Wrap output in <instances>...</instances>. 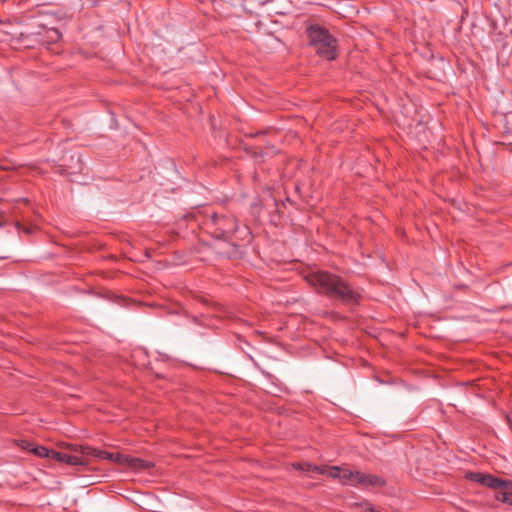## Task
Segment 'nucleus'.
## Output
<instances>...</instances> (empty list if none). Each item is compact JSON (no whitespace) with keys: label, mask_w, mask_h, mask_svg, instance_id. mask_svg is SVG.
<instances>
[{"label":"nucleus","mask_w":512,"mask_h":512,"mask_svg":"<svg viewBox=\"0 0 512 512\" xmlns=\"http://www.w3.org/2000/svg\"><path fill=\"white\" fill-rule=\"evenodd\" d=\"M79 451L82 455H87L88 458H98V459H105L110 462L117 463L121 466H123L124 461L127 460V455L122 453H113L108 452L96 448H92L90 446H81L79 448Z\"/></svg>","instance_id":"6"},{"label":"nucleus","mask_w":512,"mask_h":512,"mask_svg":"<svg viewBox=\"0 0 512 512\" xmlns=\"http://www.w3.org/2000/svg\"><path fill=\"white\" fill-rule=\"evenodd\" d=\"M304 279L317 293L325 295L330 284H333V280H335V274L318 270L306 274Z\"/></svg>","instance_id":"4"},{"label":"nucleus","mask_w":512,"mask_h":512,"mask_svg":"<svg viewBox=\"0 0 512 512\" xmlns=\"http://www.w3.org/2000/svg\"><path fill=\"white\" fill-rule=\"evenodd\" d=\"M293 467L297 470H302L305 472H316L318 474L325 473V471L322 469V467L316 466L311 463H297V464H294Z\"/></svg>","instance_id":"10"},{"label":"nucleus","mask_w":512,"mask_h":512,"mask_svg":"<svg viewBox=\"0 0 512 512\" xmlns=\"http://www.w3.org/2000/svg\"><path fill=\"white\" fill-rule=\"evenodd\" d=\"M495 499L502 503L512 505V492L499 491L495 494Z\"/></svg>","instance_id":"13"},{"label":"nucleus","mask_w":512,"mask_h":512,"mask_svg":"<svg viewBox=\"0 0 512 512\" xmlns=\"http://www.w3.org/2000/svg\"><path fill=\"white\" fill-rule=\"evenodd\" d=\"M466 479L481 484L485 487L498 489V486L501 484L498 477H495L491 474H484L480 472H467L465 475Z\"/></svg>","instance_id":"7"},{"label":"nucleus","mask_w":512,"mask_h":512,"mask_svg":"<svg viewBox=\"0 0 512 512\" xmlns=\"http://www.w3.org/2000/svg\"><path fill=\"white\" fill-rule=\"evenodd\" d=\"M81 446L82 445H69V448L72 450L74 454H68L65 452H59L54 450L52 454V460L72 466L86 465L88 462V457L87 455H82L80 453L79 448Z\"/></svg>","instance_id":"5"},{"label":"nucleus","mask_w":512,"mask_h":512,"mask_svg":"<svg viewBox=\"0 0 512 512\" xmlns=\"http://www.w3.org/2000/svg\"><path fill=\"white\" fill-rule=\"evenodd\" d=\"M325 296L345 304H357L361 298V295L356 290L336 274L335 280H333V284H330Z\"/></svg>","instance_id":"3"},{"label":"nucleus","mask_w":512,"mask_h":512,"mask_svg":"<svg viewBox=\"0 0 512 512\" xmlns=\"http://www.w3.org/2000/svg\"><path fill=\"white\" fill-rule=\"evenodd\" d=\"M499 481L501 482V484L498 486V489L499 488H510V489H512V481L504 480V479H501V478H499Z\"/></svg>","instance_id":"17"},{"label":"nucleus","mask_w":512,"mask_h":512,"mask_svg":"<svg viewBox=\"0 0 512 512\" xmlns=\"http://www.w3.org/2000/svg\"><path fill=\"white\" fill-rule=\"evenodd\" d=\"M54 450H50L44 446H34L33 449H31V452L34 455H37L41 458H49L52 459V454Z\"/></svg>","instance_id":"12"},{"label":"nucleus","mask_w":512,"mask_h":512,"mask_svg":"<svg viewBox=\"0 0 512 512\" xmlns=\"http://www.w3.org/2000/svg\"><path fill=\"white\" fill-rule=\"evenodd\" d=\"M123 466L128 467L135 471H143V470L150 469L154 465L152 462L143 460L141 458L132 457L130 455H127V460L124 461Z\"/></svg>","instance_id":"9"},{"label":"nucleus","mask_w":512,"mask_h":512,"mask_svg":"<svg viewBox=\"0 0 512 512\" xmlns=\"http://www.w3.org/2000/svg\"><path fill=\"white\" fill-rule=\"evenodd\" d=\"M309 43L316 50V53L327 59L334 60L336 58V39L329 31L317 24L310 25L306 29Z\"/></svg>","instance_id":"2"},{"label":"nucleus","mask_w":512,"mask_h":512,"mask_svg":"<svg viewBox=\"0 0 512 512\" xmlns=\"http://www.w3.org/2000/svg\"><path fill=\"white\" fill-rule=\"evenodd\" d=\"M322 469L325 471L324 474H328L332 478H340L341 469L337 466L332 467H322Z\"/></svg>","instance_id":"14"},{"label":"nucleus","mask_w":512,"mask_h":512,"mask_svg":"<svg viewBox=\"0 0 512 512\" xmlns=\"http://www.w3.org/2000/svg\"><path fill=\"white\" fill-rule=\"evenodd\" d=\"M386 484V481L377 475L366 474L356 471V482L355 486L361 487H382Z\"/></svg>","instance_id":"8"},{"label":"nucleus","mask_w":512,"mask_h":512,"mask_svg":"<svg viewBox=\"0 0 512 512\" xmlns=\"http://www.w3.org/2000/svg\"><path fill=\"white\" fill-rule=\"evenodd\" d=\"M17 445L19 448H21L22 450H25V451H29L31 452V449H33V444L30 443L29 441L27 440H19L17 442Z\"/></svg>","instance_id":"16"},{"label":"nucleus","mask_w":512,"mask_h":512,"mask_svg":"<svg viewBox=\"0 0 512 512\" xmlns=\"http://www.w3.org/2000/svg\"><path fill=\"white\" fill-rule=\"evenodd\" d=\"M15 167L16 166L13 165V168H15ZM0 169H2V170H9V169H12V167H10V166H0Z\"/></svg>","instance_id":"19"},{"label":"nucleus","mask_w":512,"mask_h":512,"mask_svg":"<svg viewBox=\"0 0 512 512\" xmlns=\"http://www.w3.org/2000/svg\"><path fill=\"white\" fill-rule=\"evenodd\" d=\"M343 484L355 485L356 482V471L341 470L340 478Z\"/></svg>","instance_id":"11"},{"label":"nucleus","mask_w":512,"mask_h":512,"mask_svg":"<svg viewBox=\"0 0 512 512\" xmlns=\"http://www.w3.org/2000/svg\"><path fill=\"white\" fill-rule=\"evenodd\" d=\"M51 33L53 34V36H51V39H53L54 41L60 38V34L57 30H52Z\"/></svg>","instance_id":"18"},{"label":"nucleus","mask_w":512,"mask_h":512,"mask_svg":"<svg viewBox=\"0 0 512 512\" xmlns=\"http://www.w3.org/2000/svg\"><path fill=\"white\" fill-rule=\"evenodd\" d=\"M202 224L217 239H226L238 229L237 218L224 210L206 212Z\"/></svg>","instance_id":"1"},{"label":"nucleus","mask_w":512,"mask_h":512,"mask_svg":"<svg viewBox=\"0 0 512 512\" xmlns=\"http://www.w3.org/2000/svg\"><path fill=\"white\" fill-rule=\"evenodd\" d=\"M25 233L30 234L32 232L31 228H24L23 229Z\"/></svg>","instance_id":"20"},{"label":"nucleus","mask_w":512,"mask_h":512,"mask_svg":"<svg viewBox=\"0 0 512 512\" xmlns=\"http://www.w3.org/2000/svg\"><path fill=\"white\" fill-rule=\"evenodd\" d=\"M359 512H379L371 503L364 502L358 505Z\"/></svg>","instance_id":"15"}]
</instances>
